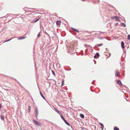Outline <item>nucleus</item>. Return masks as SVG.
<instances>
[{
    "instance_id": "f257e3e1",
    "label": "nucleus",
    "mask_w": 130,
    "mask_h": 130,
    "mask_svg": "<svg viewBox=\"0 0 130 130\" xmlns=\"http://www.w3.org/2000/svg\"><path fill=\"white\" fill-rule=\"evenodd\" d=\"M33 121L36 125L39 126H41V124L38 122V121L35 120H33Z\"/></svg>"
},
{
    "instance_id": "f03ea898",
    "label": "nucleus",
    "mask_w": 130,
    "mask_h": 130,
    "mask_svg": "<svg viewBox=\"0 0 130 130\" xmlns=\"http://www.w3.org/2000/svg\"><path fill=\"white\" fill-rule=\"evenodd\" d=\"M60 117L62 118V119L64 121V122H65V123L67 124L69 126H70V124L67 121L64 119V118L62 116L60 115Z\"/></svg>"
},
{
    "instance_id": "7ed1b4c3",
    "label": "nucleus",
    "mask_w": 130,
    "mask_h": 130,
    "mask_svg": "<svg viewBox=\"0 0 130 130\" xmlns=\"http://www.w3.org/2000/svg\"><path fill=\"white\" fill-rule=\"evenodd\" d=\"M70 47H68L69 50V51L70 52H73L74 49L72 46L70 45Z\"/></svg>"
},
{
    "instance_id": "20e7f679",
    "label": "nucleus",
    "mask_w": 130,
    "mask_h": 130,
    "mask_svg": "<svg viewBox=\"0 0 130 130\" xmlns=\"http://www.w3.org/2000/svg\"><path fill=\"white\" fill-rule=\"evenodd\" d=\"M54 110L55 111H56L59 115H60L62 114V113L60 111H59L56 108L54 107Z\"/></svg>"
},
{
    "instance_id": "39448f33",
    "label": "nucleus",
    "mask_w": 130,
    "mask_h": 130,
    "mask_svg": "<svg viewBox=\"0 0 130 130\" xmlns=\"http://www.w3.org/2000/svg\"><path fill=\"white\" fill-rule=\"evenodd\" d=\"M35 114L36 117L37 118L38 115V110L37 107L35 108Z\"/></svg>"
},
{
    "instance_id": "423d86ee",
    "label": "nucleus",
    "mask_w": 130,
    "mask_h": 130,
    "mask_svg": "<svg viewBox=\"0 0 130 130\" xmlns=\"http://www.w3.org/2000/svg\"><path fill=\"white\" fill-rule=\"evenodd\" d=\"M39 19V17H37V18H35L34 19L33 21L32 22L35 23L38 21Z\"/></svg>"
},
{
    "instance_id": "0eeeda50",
    "label": "nucleus",
    "mask_w": 130,
    "mask_h": 130,
    "mask_svg": "<svg viewBox=\"0 0 130 130\" xmlns=\"http://www.w3.org/2000/svg\"><path fill=\"white\" fill-rule=\"evenodd\" d=\"M56 23L57 25H59L61 24V22L60 21L57 20L56 22Z\"/></svg>"
},
{
    "instance_id": "6e6552de",
    "label": "nucleus",
    "mask_w": 130,
    "mask_h": 130,
    "mask_svg": "<svg viewBox=\"0 0 130 130\" xmlns=\"http://www.w3.org/2000/svg\"><path fill=\"white\" fill-rule=\"evenodd\" d=\"M99 53H96L95 55L94 56V57L95 58H97L99 57Z\"/></svg>"
},
{
    "instance_id": "1a4fd4ad",
    "label": "nucleus",
    "mask_w": 130,
    "mask_h": 130,
    "mask_svg": "<svg viewBox=\"0 0 130 130\" xmlns=\"http://www.w3.org/2000/svg\"><path fill=\"white\" fill-rule=\"evenodd\" d=\"M117 83L120 86H121L122 84L121 83V81L120 80H118L117 81Z\"/></svg>"
},
{
    "instance_id": "9d476101",
    "label": "nucleus",
    "mask_w": 130,
    "mask_h": 130,
    "mask_svg": "<svg viewBox=\"0 0 130 130\" xmlns=\"http://www.w3.org/2000/svg\"><path fill=\"white\" fill-rule=\"evenodd\" d=\"M121 45L122 46V47L123 48H124V43L123 42H121Z\"/></svg>"
},
{
    "instance_id": "9b49d317",
    "label": "nucleus",
    "mask_w": 130,
    "mask_h": 130,
    "mask_svg": "<svg viewBox=\"0 0 130 130\" xmlns=\"http://www.w3.org/2000/svg\"><path fill=\"white\" fill-rule=\"evenodd\" d=\"M119 73V72L117 70H116L115 71V75L116 77L118 76V74Z\"/></svg>"
},
{
    "instance_id": "f8f14e48",
    "label": "nucleus",
    "mask_w": 130,
    "mask_h": 130,
    "mask_svg": "<svg viewBox=\"0 0 130 130\" xmlns=\"http://www.w3.org/2000/svg\"><path fill=\"white\" fill-rule=\"evenodd\" d=\"M26 37H19L18 38V39L21 40L25 38Z\"/></svg>"
},
{
    "instance_id": "ddd939ff",
    "label": "nucleus",
    "mask_w": 130,
    "mask_h": 130,
    "mask_svg": "<svg viewBox=\"0 0 130 130\" xmlns=\"http://www.w3.org/2000/svg\"><path fill=\"white\" fill-rule=\"evenodd\" d=\"M40 94L41 95L42 97L43 98V99H44L45 100V98L43 96V94L40 92Z\"/></svg>"
},
{
    "instance_id": "4468645a",
    "label": "nucleus",
    "mask_w": 130,
    "mask_h": 130,
    "mask_svg": "<svg viewBox=\"0 0 130 130\" xmlns=\"http://www.w3.org/2000/svg\"><path fill=\"white\" fill-rule=\"evenodd\" d=\"M1 118L2 120H4V117L3 115H1Z\"/></svg>"
},
{
    "instance_id": "2eb2a0df",
    "label": "nucleus",
    "mask_w": 130,
    "mask_h": 130,
    "mask_svg": "<svg viewBox=\"0 0 130 130\" xmlns=\"http://www.w3.org/2000/svg\"><path fill=\"white\" fill-rule=\"evenodd\" d=\"M80 116L82 118H84V116L83 114H80Z\"/></svg>"
},
{
    "instance_id": "dca6fc26",
    "label": "nucleus",
    "mask_w": 130,
    "mask_h": 130,
    "mask_svg": "<svg viewBox=\"0 0 130 130\" xmlns=\"http://www.w3.org/2000/svg\"><path fill=\"white\" fill-rule=\"evenodd\" d=\"M115 18H117V19L118 18V17H117V16H113V17H111V19H115Z\"/></svg>"
},
{
    "instance_id": "f3484780",
    "label": "nucleus",
    "mask_w": 130,
    "mask_h": 130,
    "mask_svg": "<svg viewBox=\"0 0 130 130\" xmlns=\"http://www.w3.org/2000/svg\"><path fill=\"white\" fill-rule=\"evenodd\" d=\"M30 109H31V107L30 106H28V110L29 111V112L30 111Z\"/></svg>"
},
{
    "instance_id": "a211bd4d",
    "label": "nucleus",
    "mask_w": 130,
    "mask_h": 130,
    "mask_svg": "<svg viewBox=\"0 0 130 130\" xmlns=\"http://www.w3.org/2000/svg\"><path fill=\"white\" fill-rule=\"evenodd\" d=\"M114 130H119V129L116 127H115L114 128Z\"/></svg>"
},
{
    "instance_id": "6ab92c4d",
    "label": "nucleus",
    "mask_w": 130,
    "mask_h": 130,
    "mask_svg": "<svg viewBox=\"0 0 130 130\" xmlns=\"http://www.w3.org/2000/svg\"><path fill=\"white\" fill-rule=\"evenodd\" d=\"M14 38L13 37L12 38H11V39H9V40H5V41H4V42H7L8 41H9L10 40L12 39V38Z\"/></svg>"
},
{
    "instance_id": "aec40b11",
    "label": "nucleus",
    "mask_w": 130,
    "mask_h": 130,
    "mask_svg": "<svg viewBox=\"0 0 130 130\" xmlns=\"http://www.w3.org/2000/svg\"><path fill=\"white\" fill-rule=\"evenodd\" d=\"M64 80H62L61 84L62 86L64 84Z\"/></svg>"
},
{
    "instance_id": "412c9836",
    "label": "nucleus",
    "mask_w": 130,
    "mask_h": 130,
    "mask_svg": "<svg viewBox=\"0 0 130 130\" xmlns=\"http://www.w3.org/2000/svg\"><path fill=\"white\" fill-rule=\"evenodd\" d=\"M97 45L98 46H101L103 44H97Z\"/></svg>"
},
{
    "instance_id": "4be33fe9",
    "label": "nucleus",
    "mask_w": 130,
    "mask_h": 130,
    "mask_svg": "<svg viewBox=\"0 0 130 130\" xmlns=\"http://www.w3.org/2000/svg\"><path fill=\"white\" fill-rule=\"evenodd\" d=\"M115 20L116 21H118L119 20V18L118 17V18H115Z\"/></svg>"
},
{
    "instance_id": "5701e85b",
    "label": "nucleus",
    "mask_w": 130,
    "mask_h": 130,
    "mask_svg": "<svg viewBox=\"0 0 130 130\" xmlns=\"http://www.w3.org/2000/svg\"><path fill=\"white\" fill-rule=\"evenodd\" d=\"M121 24H122L123 25V26L124 27H125L126 26L125 24H124V23H121Z\"/></svg>"
},
{
    "instance_id": "b1692460",
    "label": "nucleus",
    "mask_w": 130,
    "mask_h": 130,
    "mask_svg": "<svg viewBox=\"0 0 130 130\" xmlns=\"http://www.w3.org/2000/svg\"><path fill=\"white\" fill-rule=\"evenodd\" d=\"M127 39L128 40H129L130 39V35H128L127 36Z\"/></svg>"
},
{
    "instance_id": "393cba45",
    "label": "nucleus",
    "mask_w": 130,
    "mask_h": 130,
    "mask_svg": "<svg viewBox=\"0 0 130 130\" xmlns=\"http://www.w3.org/2000/svg\"><path fill=\"white\" fill-rule=\"evenodd\" d=\"M40 32H39L38 34V35L37 36L38 37H39L40 36Z\"/></svg>"
},
{
    "instance_id": "a878e982",
    "label": "nucleus",
    "mask_w": 130,
    "mask_h": 130,
    "mask_svg": "<svg viewBox=\"0 0 130 130\" xmlns=\"http://www.w3.org/2000/svg\"><path fill=\"white\" fill-rule=\"evenodd\" d=\"M73 30H75V31L77 32H79V31H78V30H77L76 29H74V28H73Z\"/></svg>"
},
{
    "instance_id": "bb28decb",
    "label": "nucleus",
    "mask_w": 130,
    "mask_h": 130,
    "mask_svg": "<svg viewBox=\"0 0 130 130\" xmlns=\"http://www.w3.org/2000/svg\"><path fill=\"white\" fill-rule=\"evenodd\" d=\"M52 74H53L55 76V73H54V71L52 70Z\"/></svg>"
},
{
    "instance_id": "cd10ccee",
    "label": "nucleus",
    "mask_w": 130,
    "mask_h": 130,
    "mask_svg": "<svg viewBox=\"0 0 130 130\" xmlns=\"http://www.w3.org/2000/svg\"><path fill=\"white\" fill-rule=\"evenodd\" d=\"M100 125L101 126H102L103 127H104V125H103L101 123H100Z\"/></svg>"
},
{
    "instance_id": "c85d7f7f",
    "label": "nucleus",
    "mask_w": 130,
    "mask_h": 130,
    "mask_svg": "<svg viewBox=\"0 0 130 130\" xmlns=\"http://www.w3.org/2000/svg\"><path fill=\"white\" fill-rule=\"evenodd\" d=\"M5 90L7 91H10V90H8V89H4Z\"/></svg>"
},
{
    "instance_id": "c756f323",
    "label": "nucleus",
    "mask_w": 130,
    "mask_h": 130,
    "mask_svg": "<svg viewBox=\"0 0 130 130\" xmlns=\"http://www.w3.org/2000/svg\"><path fill=\"white\" fill-rule=\"evenodd\" d=\"M45 33L47 35H49L46 32V31H45Z\"/></svg>"
},
{
    "instance_id": "7c9ffc66",
    "label": "nucleus",
    "mask_w": 130,
    "mask_h": 130,
    "mask_svg": "<svg viewBox=\"0 0 130 130\" xmlns=\"http://www.w3.org/2000/svg\"><path fill=\"white\" fill-rule=\"evenodd\" d=\"M1 105L0 104V109L1 108Z\"/></svg>"
},
{
    "instance_id": "2f4dec72",
    "label": "nucleus",
    "mask_w": 130,
    "mask_h": 130,
    "mask_svg": "<svg viewBox=\"0 0 130 130\" xmlns=\"http://www.w3.org/2000/svg\"><path fill=\"white\" fill-rule=\"evenodd\" d=\"M101 126V128L102 129L104 127H103L102 126Z\"/></svg>"
},
{
    "instance_id": "473e14b6",
    "label": "nucleus",
    "mask_w": 130,
    "mask_h": 130,
    "mask_svg": "<svg viewBox=\"0 0 130 130\" xmlns=\"http://www.w3.org/2000/svg\"><path fill=\"white\" fill-rule=\"evenodd\" d=\"M82 1H85V0H81Z\"/></svg>"
}]
</instances>
